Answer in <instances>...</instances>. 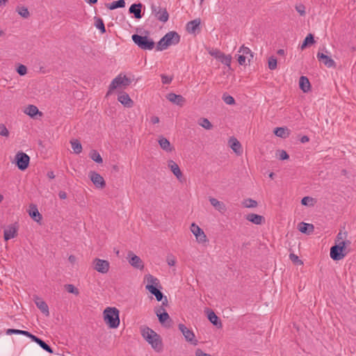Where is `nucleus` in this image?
<instances>
[{"instance_id":"obj_52","label":"nucleus","mask_w":356,"mask_h":356,"mask_svg":"<svg viewBox=\"0 0 356 356\" xmlns=\"http://www.w3.org/2000/svg\"><path fill=\"white\" fill-rule=\"evenodd\" d=\"M0 136L8 137L9 131L3 124H0Z\"/></svg>"},{"instance_id":"obj_4","label":"nucleus","mask_w":356,"mask_h":356,"mask_svg":"<svg viewBox=\"0 0 356 356\" xmlns=\"http://www.w3.org/2000/svg\"><path fill=\"white\" fill-rule=\"evenodd\" d=\"M131 83V81L126 75L122 74L117 76L111 83L106 96L109 95L114 90L118 88H126Z\"/></svg>"},{"instance_id":"obj_56","label":"nucleus","mask_w":356,"mask_h":356,"mask_svg":"<svg viewBox=\"0 0 356 356\" xmlns=\"http://www.w3.org/2000/svg\"><path fill=\"white\" fill-rule=\"evenodd\" d=\"M161 81H162V83L163 84H168L170 83L172 80V77H170L167 75H165V74H162L161 76Z\"/></svg>"},{"instance_id":"obj_64","label":"nucleus","mask_w":356,"mask_h":356,"mask_svg":"<svg viewBox=\"0 0 356 356\" xmlns=\"http://www.w3.org/2000/svg\"><path fill=\"white\" fill-rule=\"evenodd\" d=\"M156 299L157 301H161L163 300V298L165 297L163 294V293L161 291L159 293L156 295Z\"/></svg>"},{"instance_id":"obj_9","label":"nucleus","mask_w":356,"mask_h":356,"mask_svg":"<svg viewBox=\"0 0 356 356\" xmlns=\"http://www.w3.org/2000/svg\"><path fill=\"white\" fill-rule=\"evenodd\" d=\"M191 231L195 235L196 240L200 243H206L208 239L204 231L195 222L191 225Z\"/></svg>"},{"instance_id":"obj_51","label":"nucleus","mask_w":356,"mask_h":356,"mask_svg":"<svg viewBox=\"0 0 356 356\" xmlns=\"http://www.w3.org/2000/svg\"><path fill=\"white\" fill-rule=\"evenodd\" d=\"M313 202H314V199L311 197H309V196H306V197H304L302 200H301V204L302 205H309V204H311L312 205L313 204Z\"/></svg>"},{"instance_id":"obj_34","label":"nucleus","mask_w":356,"mask_h":356,"mask_svg":"<svg viewBox=\"0 0 356 356\" xmlns=\"http://www.w3.org/2000/svg\"><path fill=\"white\" fill-rule=\"evenodd\" d=\"M145 279L146 282H147V285H152V286H155V287L161 288L159 280L156 277H154L153 275L148 274V275H145Z\"/></svg>"},{"instance_id":"obj_6","label":"nucleus","mask_w":356,"mask_h":356,"mask_svg":"<svg viewBox=\"0 0 356 356\" xmlns=\"http://www.w3.org/2000/svg\"><path fill=\"white\" fill-rule=\"evenodd\" d=\"M15 164L20 170H25L30 161V157L23 152H18L15 158Z\"/></svg>"},{"instance_id":"obj_62","label":"nucleus","mask_w":356,"mask_h":356,"mask_svg":"<svg viewBox=\"0 0 356 356\" xmlns=\"http://www.w3.org/2000/svg\"><path fill=\"white\" fill-rule=\"evenodd\" d=\"M29 338H30L33 341H34V342H35L37 343L40 340V338H38L36 336L32 334L31 333H30Z\"/></svg>"},{"instance_id":"obj_57","label":"nucleus","mask_w":356,"mask_h":356,"mask_svg":"<svg viewBox=\"0 0 356 356\" xmlns=\"http://www.w3.org/2000/svg\"><path fill=\"white\" fill-rule=\"evenodd\" d=\"M280 152V160H286L288 159L289 156L287 152L284 150H281Z\"/></svg>"},{"instance_id":"obj_13","label":"nucleus","mask_w":356,"mask_h":356,"mask_svg":"<svg viewBox=\"0 0 356 356\" xmlns=\"http://www.w3.org/2000/svg\"><path fill=\"white\" fill-rule=\"evenodd\" d=\"M89 177L93 184L99 188H104L106 186V182L102 175L95 171L89 172Z\"/></svg>"},{"instance_id":"obj_32","label":"nucleus","mask_w":356,"mask_h":356,"mask_svg":"<svg viewBox=\"0 0 356 356\" xmlns=\"http://www.w3.org/2000/svg\"><path fill=\"white\" fill-rule=\"evenodd\" d=\"M24 113L31 118L35 117L37 114H39L40 116L42 115V112L39 111L37 106L34 105H29L26 108Z\"/></svg>"},{"instance_id":"obj_59","label":"nucleus","mask_w":356,"mask_h":356,"mask_svg":"<svg viewBox=\"0 0 356 356\" xmlns=\"http://www.w3.org/2000/svg\"><path fill=\"white\" fill-rule=\"evenodd\" d=\"M195 356H211V355L209 354H207V353H204L201 349L197 348L195 350Z\"/></svg>"},{"instance_id":"obj_35","label":"nucleus","mask_w":356,"mask_h":356,"mask_svg":"<svg viewBox=\"0 0 356 356\" xmlns=\"http://www.w3.org/2000/svg\"><path fill=\"white\" fill-rule=\"evenodd\" d=\"M106 6L110 10H114L118 8H124L125 6V1L124 0H118L113 1L111 3H107Z\"/></svg>"},{"instance_id":"obj_31","label":"nucleus","mask_w":356,"mask_h":356,"mask_svg":"<svg viewBox=\"0 0 356 356\" xmlns=\"http://www.w3.org/2000/svg\"><path fill=\"white\" fill-rule=\"evenodd\" d=\"M207 316L209 320L211 323H213L214 325H216L218 327H222V323L219 321L218 317L216 316V314L212 311L209 310L207 313Z\"/></svg>"},{"instance_id":"obj_47","label":"nucleus","mask_w":356,"mask_h":356,"mask_svg":"<svg viewBox=\"0 0 356 356\" xmlns=\"http://www.w3.org/2000/svg\"><path fill=\"white\" fill-rule=\"evenodd\" d=\"M145 289L154 296L161 292L158 287H155V286L146 285Z\"/></svg>"},{"instance_id":"obj_8","label":"nucleus","mask_w":356,"mask_h":356,"mask_svg":"<svg viewBox=\"0 0 356 356\" xmlns=\"http://www.w3.org/2000/svg\"><path fill=\"white\" fill-rule=\"evenodd\" d=\"M92 264L94 269L100 273L105 274L109 270L110 264L107 260L95 258Z\"/></svg>"},{"instance_id":"obj_42","label":"nucleus","mask_w":356,"mask_h":356,"mask_svg":"<svg viewBox=\"0 0 356 356\" xmlns=\"http://www.w3.org/2000/svg\"><path fill=\"white\" fill-rule=\"evenodd\" d=\"M17 12L24 18H28L30 16V13L26 7H18L17 8Z\"/></svg>"},{"instance_id":"obj_39","label":"nucleus","mask_w":356,"mask_h":356,"mask_svg":"<svg viewBox=\"0 0 356 356\" xmlns=\"http://www.w3.org/2000/svg\"><path fill=\"white\" fill-rule=\"evenodd\" d=\"M90 157L96 163H102L103 162L101 155L97 150H92L90 153Z\"/></svg>"},{"instance_id":"obj_60","label":"nucleus","mask_w":356,"mask_h":356,"mask_svg":"<svg viewBox=\"0 0 356 356\" xmlns=\"http://www.w3.org/2000/svg\"><path fill=\"white\" fill-rule=\"evenodd\" d=\"M20 330H15V329H8L6 330L7 334H20Z\"/></svg>"},{"instance_id":"obj_1","label":"nucleus","mask_w":356,"mask_h":356,"mask_svg":"<svg viewBox=\"0 0 356 356\" xmlns=\"http://www.w3.org/2000/svg\"><path fill=\"white\" fill-rule=\"evenodd\" d=\"M142 336L152 346V348L157 352L161 351L163 348L161 337L153 330L147 327L142 330Z\"/></svg>"},{"instance_id":"obj_18","label":"nucleus","mask_w":356,"mask_h":356,"mask_svg":"<svg viewBox=\"0 0 356 356\" xmlns=\"http://www.w3.org/2000/svg\"><path fill=\"white\" fill-rule=\"evenodd\" d=\"M167 99L170 102L179 106H182L186 102V99L183 96L172 92L168 94Z\"/></svg>"},{"instance_id":"obj_11","label":"nucleus","mask_w":356,"mask_h":356,"mask_svg":"<svg viewBox=\"0 0 356 356\" xmlns=\"http://www.w3.org/2000/svg\"><path fill=\"white\" fill-rule=\"evenodd\" d=\"M156 316L159 318V322L166 327L170 326L172 321L169 314L165 312L163 307H160L155 311Z\"/></svg>"},{"instance_id":"obj_54","label":"nucleus","mask_w":356,"mask_h":356,"mask_svg":"<svg viewBox=\"0 0 356 356\" xmlns=\"http://www.w3.org/2000/svg\"><path fill=\"white\" fill-rule=\"evenodd\" d=\"M17 73L21 75V76H24L25 75L26 73H27V68L25 65H20L17 69Z\"/></svg>"},{"instance_id":"obj_46","label":"nucleus","mask_w":356,"mask_h":356,"mask_svg":"<svg viewBox=\"0 0 356 356\" xmlns=\"http://www.w3.org/2000/svg\"><path fill=\"white\" fill-rule=\"evenodd\" d=\"M289 258L294 264H296V265H302L303 264L302 261L300 260L299 259V257L293 253H291L289 254Z\"/></svg>"},{"instance_id":"obj_58","label":"nucleus","mask_w":356,"mask_h":356,"mask_svg":"<svg viewBox=\"0 0 356 356\" xmlns=\"http://www.w3.org/2000/svg\"><path fill=\"white\" fill-rule=\"evenodd\" d=\"M167 263H168V264L169 266H173L176 264V260H175V257H172V256L168 257V258H167Z\"/></svg>"},{"instance_id":"obj_7","label":"nucleus","mask_w":356,"mask_h":356,"mask_svg":"<svg viewBox=\"0 0 356 356\" xmlns=\"http://www.w3.org/2000/svg\"><path fill=\"white\" fill-rule=\"evenodd\" d=\"M179 330L181 331L182 334L184 335L186 341L191 343V344L196 346L197 344V340L195 338V335L194 332L188 329L185 325L180 323L178 325Z\"/></svg>"},{"instance_id":"obj_22","label":"nucleus","mask_w":356,"mask_h":356,"mask_svg":"<svg viewBox=\"0 0 356 356\" xmlns=\"http://www.w3.org/2000/svg\"><path fill=\"white\" fill-rule=\"evenodd\" d=\"M209 202L219 212L224 213L226 210V206L224 202L218 200L214 197H209Z\"/></svg>"},{"instance_id":"obj_63","label":"nucleus","mask_w":356,"mask_h":356,"mask_svg":"<svg viewBox=\"0 0 356 356\" xmlns=\"http://www.w3.org/2000/svg\"><path fill=\"white\" fill-rule=\"evenodd\" d=\"M68 260L72 264H74L76 261V258L74 255H70L68 257Z\"/></svg>"},{"instance_id":"obj_40","label":"nucleus","mask_w":356,"mask_h":356,"mask_svg":"<svg viewBox=\"0 0 356 356\" xmlns=\"http://www.w3.org/2000/svg\"><path fill=\"white\" fill-rule=\"evenodd\" d=\"M95 26L96 28L98 29L102 33H104L106 32V29L103 20L99 17H95Z\"/></svg>"},{"instance_id":"obj_61","label":"nucleus","mask_w":356,"mask_h":356,"mask_svg":"<svg viewBox=\"0 0 356 356\" xmlns=\"http://www.w3.org/2000/svg\"><path fill=\"white\" fill-rule=\"evenodd\" d=\"M245 59L246 58L244 55H239L238 57V62L240 65H243L245 64Z\"/></svg>"},{"instance_id":"obj_3","label":"nucleus","mask_w":356,"mask_h":356,"mask_svg":"<svg viewBox=\"0 0 356 356\" xmlns=\"http://www.w3.org/2000/svg\"><path fill=\"white\" fill-rule=\"evenodd\" d=\"M180 41V35L175 31L167 33L158 42L156 45L157 51L166 49L171 45H175Z\"/></svg>"},{"instance_id":"obj_20","label":"nucleus","mask_w":356,"mask_h":356,"mask_svg":"<svg viewBox=\"0 0 356 356\" xmlns=\"http://www.w3.org/2000/svg\"><path fill=\"white\" fill-rule=\"evenodd\" d=\"M168 166L174 174V175L181 181V178H182L183 175L179 167V165L172 160H169L168 161Z\"/></svg>"},{"instance_id":"obj_17","label":"nucleus","mask_w":356,"mask_h":356,"mask_svg":"<svg viewBox=\"0 0 356 356\" xmlns=\"http://www.w3.org/2000/svg\"><path fill=\"white\" fill-rule=\"evenodd\" d=\"M18 227L16 224L10 225L5 230H4V239L5 241H8L10 238H13L17 236Z\"/></svg>"},{"instance_id":"obj_55","label":"nucleus","mask_w":356,"mask_h":356,"mask_svg":"<svg viewBox=\"0 0 356 356\" xmlns=\"http://www.w3.org/2000/svg\"><path fill=\"white\" fill-rule=\"evenodd\" d=\"M335 245H339V247H341V248H344L345 250H346V247L350 245L351 242L350 241H341V242H335Z\"/></svg>"},{"instance_id":"obj_44","label":"nucleus","mask_w":356,"mask_h":356,"mask_svg":"<svg viewBox=\"0 0 356 356\" xmlns=\"http://www.w3.org/2000/svg\"><path fill=\"white\" fill-rule=\"evenodd\" d=\"M38 344L44 350H46L47 352L49 353H53V350L52 348L48 345L44 341H42L41 339L40 340L38 341Z\"/></svg>"},{"instance_id":"obj_21","label":"nucleus","mask_w":356,"mask_h":356,"mask_svg":"<svg viewBox=\"0 0 356 356\" xmlns=\"http://www.w3.org/2000/svg\"><path fill=\"white\" fill-rule=\"evenodd\" d=\"M158 142L161 148L167 152H171L174 149L170 141L163 136L159 137Z\"/></svg>"},{"instance_id":"obj_26","label":"nucleus","mask_w":356,"mask_h":356,"mask_svg":"<svg viewBox=\"0 0 356 356\" xmlns=\"http://www.w3.org/2000/svg\"><path fill=\"white\" fill-rule=\"evenodd\" d=\"M29 213L31 218L37 222H39L42 218V215L40 213L37 207L35 204L30 205Z\"/></svg>"},{"instance_id":"obj_12","label":"nucleus","mask_w":356,"mask_h":356,"mask_svg":"<svg viewBox=\"0 0 356 356\" xmlns=\"http://www.w3.org/2000/svg\"><path fill=\"white\" fill-rule=\"evenodd\" d=\"M347 253L346 250L339 245H334L330 248V257L334 261L342 259Z\"/></svg>"},{"instance_id":"obj_37","label":"nucleus","mask_w":356,"mask_h":356,"mask_svg":"<svg viewBox=\"0 0 356 356\" xmlns=\"http://www.w3.org/2000/svg\"><path fill=\"white\" fill-rule=\"evenodd\" d=\"M242 204L245 208H255L258 203L256 200L251 198H247L242 202Z\"/></svg>"},{"instance_id":"obj_5","label":"nucleus","mask_w":356,"mask_h":356,"mask_svg":"<svg viewBox=\"0 0 356 356\" xmlns=\"http://www.w3.org/2000/svg\"><path fill=\"white\" fill-rule=\"evenodd\" d=\"M131 38L134 43L141 49L152 50L155 46V43L153 40L147 36L134 34Z\"/></svg>"},{"instance_id":"obj_29","label":"nucleus","mask_w":356,"mask_h":356,"mask_svg":"<svg viewBox=\"0 0 356 356\" xmlns=\"http://www.w3.org/2000/svg\"><path fill=\"white\" fill-rule=\"evenodd\" d=\"M35 303L43 314H44L46 316H49V307L44 301L39 298H36Z\"/></svg>"},{"instance_id":"obj_45","label":"nucleus","mask_w":356,"mask_h":356,"mask_svg":"<svg viewBox=\"0 0 356 356\" xmlns=\"http://www.w3.org/2000/svg\"><path fill=\"white\" fill-rule=\"evenodd\" d=\"M65 288L68 293L75 295H78L79 293V290L73 284H66Z\"/></svg>"},{"instance_id":"obj_36","label":"nucleus","mask_w":356,"mask_h":356,"mask_svg":"<svg viewBox=\"0 0 356 356\" xmlns=\"http://www.w3.org/2000/svg\"><path fill=\"white\" fill-rule=\"evenodd\" d=\"M70 143L72 148L75 154H79L82 152V145L78 140H71Z\"/></svg>"},{"instance_id":"obj_14","label":"nucleus","mask_w":356,"mask_h":356,"mask_svg":"<svg viewBox=\"0 0 356 356\" xmlns=\"http://www.w3.org/2000/svg\"><path fill=\"white\" fill-rule=\"evenodd\" d=\"M153 12L157 19L162 22H166L168 20L169 15L165 8L160 7L152 6Z\"/></svg>"},{"instance_id":"obj_2","label":"nucleus","mask_w":356,"mask_h":356,"mask_svg":"<svg viewBox=\"0 0 356 356\" xmlns=\"http://www.w3.org/2000/svg\"><path fill=\"white\" fill-rule=\"evenodd\" d=\"M120 312L115 307H107L103 312L104 321L110 328H117L120 325Z\"/></svg>"},{"instance_id":"obj_25","label":"nucleus","mask_w":356,"mask_h":356,"mask_svg":"<svg viewBox=\"0 0 356 356\" xmlns=\"http://www.w3.org/2000/svg\"><path fill=\"white\" fill-rule=\"evenodd\" d=\"M229 145L232 150L237 154L241 155L242 154L241 145L240 142L236 138H231L229 140Z\"/></svg>"},{"instance_id":"obj_24","label":"nucleus","mask_w":356,"mask_h":356,"mask_svg":"<svg viewBox=\"0 0 356 356\" xmlns=\"http://www.w3.org/2000/svg\"><path fill=\"white\" fill-rule=\"evenodd\" d=\"M298 230L306 234H311L314 232V226L312 224L306 223V222H300L298 226Z\"/></svg>"},{"instance_id":"obj_41","label":"nucleus","mask_w":356,"mask_h":356,"mask_svg":"<svg viewBox=\"0 0 356 356\" xmlns=\"http://www.w3.org/2000/svg\"><path fill=\"white\" fill-rule=\"evenodd\" d=\"M198 124L202 127L203 128L210 130L213 128L212 124L209 122V120L207 118H200L199 120Z\"/></svg>"},{"instance_id":"obj_33","label":"nucleus","mask_w":356,"mask_h":356,"mask_svg":"<svg viewBox=\"0 0 356 356\" xmlns=\"http://www.w3.org/2000/svg\"><path fill=\"white\" fill-rule=\"evenodd\" d=\"M218 54H219V56H216V58H218L222 63L229 67L232 62V56L230 55H225L220 51H218Z\"/></svg>"},{"instance_id":"obj_15","label":"nucleus","mask_w":356,"mask_h":356,"mask_svg":"<svg viewBox=\"0 0 356 356\" xmlns=\"http://www.w3.org/2000/svg\"><path fill=\"white\" fill-rule=\"evenodd\" d=\"M201 20L200 18H197L192 21H190L186 24V30L189 33L195 34L200 31Z\"/></svg>"},{"instance_id":"obj_27","label":"nucleus","mask_w":356,"mask_h":356,"mask_svg":"<svg viewBox=\"0 0 356 356\" xmlns=\"http://www.w3.org/2000/svg\"><path fill=\"white\" fill-rule=\"evenodd\" d=\"M300 88L304 92H308L311 90V84L307 77L305 76H300L299 79Z\"/></svg>"},{"instance_id":"obj_48","label":"nucleus","mask_w":356,"mask_h":356,"mask_svg":"<svg viewBox=\"0 0 356 356\" xmlns=\"http://www.w3.org/2000/svg\"><path fill=\"white\" fill-rule=\"evenodd\" d=\"M222 99L228 105H234L235 104V100L231 95L224 94Z\"/></svg>"},{"instance_id":"obj_23","label":"nucleus","mask_w":356,"mask_h":356,"mask_svg":"<svg viewBox=\"0 0 356 356\" xmlns=\"http://www.w3.org/2000/svg\"><path fill=\"white\" fill-rule=\"evenodd\" d=\"M245 218L255 225H262L265 222L264 216L256 213H249L246 216Z\"/></svg>"},{"instance_id":"obj_43","label":"nucleus","mask_w":356,"mask_h":356,"mask_svg":"<svg viewBox=\"0 0 356 356\" xmlns=\"http://www.w3.org/2000/svg\"><path fill=\"white\" fill-rule=\"evenodd\" d=\"M348 234L346 232L340 231L335 239V242L347 241Z\"/></svg>"},{"instance_id":"obj_10","label":"nucleus","mask_w":356,"mask_h":356,"mask_svg":"<svg viewBox=\"0 0 356 356\" xmlns=\"http://www.w3.org/2000/svg\"><path fill=\"white\" fill-rule=\"evenodd\" d=\"M128 261L129 264L135 268L142 270L144 268V263L142 259L136 255L132 251H129L127 253Z\"/></svg>"},{"instance_id":"obj_49","label":"nucleus","mask_w":356,"mask_h":356,"mask_svg":"<svg viewBox=\"0 0 356 356\" xmlns=\"http://www.w3.org/2000/svg\"><path fill=\"white\" fill-rule=\"evenodd\" d=\"M268 68L271 70L277 68V59L273 56L270 57L268 59Z\"/></svg>"},{"instance_id":"obj_53","label":"nucleus","mask_w":356,"mask_h":356,"mask_svg":"<svg viewBox=\"0 0 356 356\" xmlns=\"http://www.w3.org/2000/svg\"><path fill=\"white\" fill-rule=\"evenodd\" d=\"M296 10L301 16L305 15V6L303 4L296 6Z\"/></svg>"},{"instance_id":"obj_19","label":"nucleus","mask_w":356,"mask_h":356,"mask_svg":"<svg viewBox=\"0 0 356 356\" xmlns=\"http://www.w3.org/2000/svg\"><path fill=\"white\" fill-rule=\"evenodd\" d=\"M317 58L319 60V61L322 62L326 67H335V62L334 60L331 58L330 56L318 52L317 54Z\"/></svg>"},{"instance_id":"obj_28","label":"nucleus","mask_w":356,"mask_h":356,"mask_svg":"<svg viewBox=\"0 0 356 356\" xmlns=\"http://www.w3.org/2000/svg\"><path fill=\"white\" fill-rule=\"evenodd\" d=\"M141 8V3H134L130 6L129 11L131 14H134V17L136 19H140L142 17Z\"/></svg>"},{"instance_id":"obj_38","label":"nucleus","mask_w":356,"mask_h":356,"mask_svg":"<svg viewBox=\"0 0 356 356\" xmlns=\"http://www.w3.org/2000/svg\"><path fill=\"white\" fill-rule=\"evenodd\" d=\"M315 42V40L314 39V36L312 33H309L307 35V37L305 38L302 44L300 46V49L302 50L309 44H314Z\"/></svg>"},{"instance_id":"obj_50","label":"nucleus","mask_w":356,"mask_h":356,"mask_svg":"<svg viewBox=\"0 0 356 356\" xmlns=\"http://www.w3.org/2000/svg\"><path fill=\"white\" fill-rule=\"evenodd\" d=\"M238 51L242 52L243 55H244V54L250 55L251 58H253V53L252 52V51L248 47H245L244 45L241 47Z\"/></svg>"},{"instance_id":"obj_30","label":"nucleus","mask_w":356,"mask_h":356,"mask_svg":"<svg viewBox=\"0 0 356 356\" xmlns=\"http://www.w3.org/2000/svg\"><path fill=\"white\" fill-rule=\"evenodd\" d=\"M273 133L277 137L286 138L289 136V130L286 127H277L274 129Z\"/></svg>"},{"instance_id":"obj_16","label":"nucleus","mask_w":356,"mask_h":356,"mask_svg":"<svg viewBox=\"0 0 356 356\" xmlns=\"http://www.w3.org/2000/svg\"><path fill=\"white\" fill-rule=\"evenodd\" d=\"M118 100L125 107L131 108L134 105L133 100L129 95L125 92H121L118 95Z\"/></svg>"}]
</instances>
